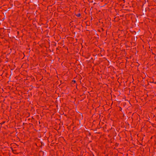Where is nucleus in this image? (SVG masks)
<instances>
[{"instance_id":"3","label":"nucleus","mask_w":156,"mask_h":156,"mask_svg":"<svg viewBox=\"0 0 156 156\" xmlns=\"http://www.w3.org/2000/svg\"><path fill=\"white\" fill-rule=\"evenodd\" d=\"M41 152H42V153H43V152L42 151H41Z\"/></svg>"},{"instance_id":"2","label":"nucleus","mask_w":156,"mask_h":156,"mask_svg":"<svg viewBox=\"0 0 156 156\" xmlns=\"http://www.w3.org/2000/svg\"><path fill=\"white\" fill-rule=\"evenodd\" d=\"M72 82H74V83H76V81L73 80H72Z\"/></svg>"},{"instance_id":"1","label":"nucleus","mask_w":156,"mask_h":156,"mask_svg":"<svg viewBox=\"0 0 156 156\" xmlns=\"http://www.w3.org/2000/svg\"><path fill=\"white\" fill-rule=\"evenodd\" d=\"M76 16L77 17H80V16H81V15L80 13H78L76 15Z\"/></svg>"}]
</instances>
